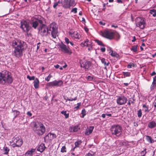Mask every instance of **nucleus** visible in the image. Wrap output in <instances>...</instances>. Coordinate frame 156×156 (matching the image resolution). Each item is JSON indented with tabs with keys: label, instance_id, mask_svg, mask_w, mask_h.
Instances as JSON below:
<instances>
[{
	"label": "nucleus",
	"instance_id": "1",
	"mask_svg": "<svg viewBox=\"0 0 156 156\" xmlns=\"http://www.w3.org/2000/svg\"><path fill=\"white\" fill-rule=\"evenodd\" d=\"M12 46L14 48L13 53L14 55L17 57L22 56L23 55V51L27 47L26 43L20 40L13 41Z\"/></svg>",
	"mask_w": 156,
	"mask_h": 156
},
{
	"label": "nucleus",
	"instance_id": "2",
	"mask_svg": "<svg viewBox=\"0 0 156 156\" xmlns=\"http://www.w3.org/2000/svg\"><path fill=\"white\" fill-rule=\"evenodd\" d=\"M39 32L42 36H46L48 34H50L48 31H51L52 37L54 38H56L57 36L58 29L55 25L51 24L49 26V29L44 24L41 25L38 28Z\"/></svg>",
	"mask_w": 156,
	"mask_h": 156
},
{
	"label": "nucleus",
	"instance_id": "3",
	"mask_svg": "<svg viewBox=\"0 0 156 156\" xmlns=\"http://www.w3.org/2000/svg\"><path fill=\"white\" fill-rule=\"evenodd\" d=\"M13 81L11 73L6 70L0 73V84L2 85L6 83L10 84Z\"/></svg>",
	"mask_w": 156,
	"mask_h": 156
},
{
	"label": "nucleus",
	"instance_id": "4",
	"mask_svg": "<svg viewBox=\"0 0 156 156\" xmlns=\"http://www.w3.org/2000/svg\"><path fill=\"white\" fill-rule=\"evenodd\" d=\"M33 130L35 133L39 135H42L45 132V128L44 125L41 122L38 123V125L35 124Z\"/></svg>",
	"mask_w": 156,
	"mask_h": 156
},
{
	"label": "nucleus",
	"instance_id": "5",
	"mask_svg": "<svg viewBox=\"0 0 156 156\" xmlns=\"http://www.w3.org/2000/svg\"><path fill=\"white\" fill-rule=\"evenodd\" d=\"M112 134L117 136H120L122 133V127L119 125H114L110 129Z\"/></svg>",
	"mask_w": 156,
	"mask_h": 156
},
{
	"label": "nucleus",
	"instance_id": "6",
	"mask_svg": "<svg viewBox=\"0 0 156 156\" xmlns=\"http://www.w3.org/2000/svg\"><path fill=\"white\" fill-rule=\"evenodd\" d=\"M136 24L137 27L141 29L145 27V24L144 19L141 17H137L135 20Z\"/></svg>",
	"mask_w": 156,
	"mask_h": 156
},
{
	"label": "nucleus",
	"instance_id": "7",
	"mask_svg": "<svg viewBox=\"0 0 156 156\" xmlns=\"http://www.w3.org/2000/svg\"><path fill=\"white\" fill-rule=\"evenodd\" d=\"M24 31L27 33L30 30L31 27L29 26V23L26 20H22L21 22L20 27Z\"/></svg>",
	"mask_w": 156,
	"mask_h": 156
},
{
	"label": "nucleus",
	"instance_id": "8",
	"mask_svg": "<svg viewBox=\"0 0 156 156\" xmlns=\"http://www.w3.org/2000/svg\"><path fill=\"white\" fill-rule=\"evenodd\" d=\"M80 67L84 69L85 71L89 70V69L91 65V62L87 60L82 61L81 60H80Z\"/></svg>",
	"mask_w": 156,
	"mask_h": 156
},
{
	"label": "nucleus",
	"instance_id": "9",
	"mask_svg": "<svg viewBox=\"0 0 156 156\" xmlns=\"http://www.w3.org/2000/svg\"><path fill=\"white\" fill-rule=\"evenodd\" d=\"M13 142V143L12 144V146L14 148L16 147H20L23 143L22 139L19 137L14 138Z\"/></svg>",
	"mask_w": 156,
	"mask_h": 156
},
{
	"label": "nucleus",
	"instance_id": "10",
	"mask_svg": "<svg viewBox=\"0 0 156 156\" xmlns=\"http://www.w3.org/2000/svg\"><path fill=\"white\" fill-rule=\"evenodd\" d=\"M101 33L102 36L107 38L112 39L114 37V34L112 32L105 30L101 32Z\"/></svg>",
	"mask_w": 156,
	"mask_h": 156
},
{
	"label": "nucleus",
	"instance_id": "11",
	"mask_svg": "<svg viewBox=\"0 0 156 156\" xmlns=\"http://www.w3.org/2000/svg\"><path fill=\"white\" fill-rule=\"evenodd\" d=\"M117 97L116 102L119 105L125 104L127 100V98L123 96H118Z\"/></svg>",
	"mask_w": 156,
	"mask_h": 156
},
{
	"label": "nucleus",
	"instance_id": "12",
	"mask_svg": "<svg viewBox=\"0 0 156 156\" xmlns=\"http://www.w3.org/2000/svg\"><path fill=\"white\" fill-rule=\"evenodd\" d=\"M59 46L62 52L66 53H69V54H72V52L70 51L69 47L68 46L67 47L62 42L59 45Z\"/></svg>",
	"mask_w": 156,
	"mask_h": 156
},
{
	"label": "nucleus",
	"instance_id": "13",
	"mask_svg": "<svg viewBox=\"0 0 156 156\" xmlns=\"http://www.w3.org/2000/svg\"><path fill=\"white\" fill-rule=\"evenodd\" d=\"M33 19L34 20V21H37L38 23V24L39 23L41 25L44 24H43V22L44 21V18L40 15L35 16Z\"/></svg>",
	"mask_w": 156,
	"mask_h": 156
},
{
	"label": "nucleus",
	"instance_id": "14",
	"mask_svg": "<svg viewBox=\"0 0 156 156\" xmlns=\"http://www.w3.org/2000/svg\"><path fill=\"white\" fill-rule=\"evenodd\" d=\"M56 137V136L55 134L49 133L44 137V140H51Z\"/></svg>",
	"mask_w": 156,
	"mask_h": 156
},
{
	"label": "nucleus",
	"instance_id": "15",
	"mask_svg": "<svg viewBox=\"0 0 156 156\" xmlns=\"http://www.w3.org/2000/svg\"><path fill=\"white\" fill-rule=\"evenodd\" d=\"M70 0H61V3L63 6L65 8H69V2Z\"/></svg>",
	"mask_w": 156,
	"mask_h": 156
},
{
	"label": "nucleus",
	"instance_id": "16",
	"mask_svg": "<svg viewBox=\"0 0 156 156\" xmlns=\"http://www.w3.org/2000/svg\"><path fill=\"white\" fill-rule=\"evenodd\" d=\"M94 129V127L90 126L89 128L87 129L85 132V134L86 135H88L91 134Z\"/></svg>",
	"mask_w": 156,
	"mask_h": 156
},
{
	"label": "nucleus",
	"instance_id": "17",
	"mask_svg": "<svg viewBox=\"0 0 156 156\" xmlns=\"http://www.w3.org/2000/svg\"><path fill=\"white\" fill-rule=\"evenodd\" d=\"M46 148L44 144H41L39 146L37 149V151L41 152H42Z\"/></svg>",
	"mask_w": 156,
	"mask_h": 156
},
{
	"label": "nucleus",
	"instance_id": "18",
	"mask_svg": "<svg viewBox=\"0 0 156 156\" xmlns=\"http://www.w3.org/2000/svg\"><path fill=\"white\" fill-rule=\"evenodd\" d=\"M90 44L89 42V41L88 39H86V40L84 42L81 43L80 44V45L81 47H83L85 46H87V47H89Z\"/></svg>",
	"mask_w": 156,
	"mask_h": 156
},
{
	"label": "nucleus",
	"instance_id": "19",
	"mask_svg": "<svg viewBox=\"0 0 156 156\" xmlns=\"http://www.w3.org/2000/svg\"><path fill=\"white\" fill-rule=\"evenodd\" d=\"M82 143V141L81 140H79L77 141H76L75 143V146L71 150L72 151H74L75 150V148L76 147H78Z\"/></svg>",
	"mask_w": 156,
	"mask_h": 156
},
{
	"label": "nucleus",
	"instance_id": "20",
	"mask_svg": "<svg viewBox=\"0 0 156 156\" xmlns=\"http://www.w3.org/2000/svg\"><path fill=\"white\" fill-rule=\"evenodd\" d=\"M39 81L37 78H36L34 82V85L35 89H37L39 87Z\"/></svg>",
	"mask_w": 156,
	"mask_h": 156
},
{
	"label": "nucleus",
	"instance_id": "21",
	"mask_svg": "<svg viewBox=\"0 0 156 156\" xmlns=\"http://www.w3.org/2000/svg\"><path fill=\"white\" fill-rule=\"evenodd\" d=\"M110 51L109 53L110 55L113 57H116L117 58L119 57V55L117 54L115 52L111 50V48H109Z\"/></svg>",
	"mask_w": 156,
	"mask_h": 156
},
{
	"label": "nucleus",
	"instance_id": "22",
	"mask_svg": "<svg viewBox=\"0 0 156 156\" xmlns=\"http://www.w3.org/2000/svg\"><path fill=\"white\" fill-rule=\"evenodd\" d=\"M148 126L151 129L153 128L156 126V123L154 121H151L148 124Z\"/></svg>",
	"mask_w": 156,
	"mask_h": 156
},
{
	"label": "nucleus",
	"instance_id": "23",
	"mask_svg": "<svg viewBox=\"0 0 156 156\" xmlns=\"http://www.w3.org/2000/svg\"><path fill=\"white\" fill-rule=\"evenodd\" d=\"M80 128L79 126L77 125L73 127H72L71 128V130H73V132H76L80 129Z\"/></svg>",
	"mask_w": 156,
	"mask_h": 156
},
{
	"label": "nucleus",
	"instance_id": "24",
	"mask_svg": "<svg viewBox=\"0 0 156 156\" xmlns=\"http://www.w3.org/2000/svg\"><path fill=\"white\" fill-rule=\"evenodd\" d=\"M146 139L147 141L150 143H152L154 142V140L152 139L151 137L149 136H146Z\"/></svg>",
	"mask_w": 156,
	"mask_h": 156
},
{
	"label": "nucleus",
	"instance_id": "25",
	"mask_svg": "<svg viewBox=\"0 0 156 156\" xmlns=\"http://www.w3.org/2000/svg\"><path fill=\"white\" fill-rule=\"evenodd\" d=\"M32 20L33 21L32 23V27L34 29H36L38 25V23L34 21V20L32 18Z\"/></svg>",
	"mask_w": 156,
	"mask_h": 156
},
{
	"label": "nucleus",
	"instance_id": "26",
	"mask_svg": "<svg viewBox=\"0 0 156 156\" xmlns=\"http://www.w3.org/2000/svg\"><path fill=\"white\" fill-rule=\"evenodd\" d=\"M101 62L105 66H108L109 63L107 59H106L104 58H102L101 59Z\"/></svg>",
	"mask_w": 156,
	"mask_h": 156
},
{
	"label": "nucleus",
	"instance_id": "27",
	"mask_svg": "<svg viewBox=\"0 0 156 156\" xmlns=\"http://www.w3.org/2000/svg\"><path fill=\"white\" fill-rule=\"evenodd\" d=\"M73 34V37H74L75 38L79 39L81 37L80 34L76 32H74Z\"/></svg>",
	"mask_w": 156,
	"mask_h": 156
},
{
	"label": "nucleus",
	"instance_id": "28",
	"mask_svg": "<svg viewBox=\"0 0 156 156\" xmlns=\"http://www.w3.org/2000/svg\"><path fill=\"white\" fill-rule=\"evenodd\" d=\"M56 86L60 87L63 84V82L61 80L57 81L55 80Z\"/></svg>",
	"mask_w": 156,
	"mask_h": 156
},
{
	"label": "nucleus",
	"instance_id": "29",
	"mask_svg": "<svg viewBox=\"0 0 156 156\" xmlns=\"http://www.w3.org/2000/svg\"><path fill=\"white\" fill-rule=\"evenodd\" d=\"M61 113L65 116L66 119L68 118L69 117V114L66 113V111H62L61 112Z\"/></svg>",
	"mask_w": 156,
	"mask_h": 156
},
{
	"label": "nucleus",
	"instance_id": "30",
	"mask_svg": "<svg viewBox=\"0 0 156 156\" xmlns=\"http://www.w3.org/2000/svg\"><path fill=\"white\" fill-rule=\"evenodd\" d=\"M48 85L49 87H54L56 86H55V80H54L52 82H50L48 84Z\"/></svg>",
	"mask_w": 156,
	"mask_h": 156
},
{
	"label": "nucleus",
	"instance_id": "31",
	"mask_svg": "<svg viewBox=\"0 0 156 156\" xmlns=\"http://www.w3.org/2000/svg\"><path fill=\"white\" fill-rule=\"evenodd\" d=\"M143 108H144V111L145 112H148L149 110L148 109V106H147L146 104H144L142 106Z\"/></svg>",
	"mask_w": 156,
	"mask_h": 156
},
{
	"label": "nucleus",
	"instance_id": "32",
	"mask_svg": "<svg viewBox=\"0 0 156 156\" xmlns=\"http://www.w3.org/2000/svg\"><path fill=\"white\" fill-rule=\"evenodd\" d=\"M3 150L5 152L4 153V154H8L9 151V148H8L7 147H4L3 148Z\"/></svg>",
	"mask_w": 156,
	"mask_h": 156
},
{
	"label": "nucleus",
	"instance_id": "33",
	"mask_svg": "<svg viewBox=\"0 0 156 156\" xmlns=\"http://www.w3.org/2000/svg\"><path fill=\"white\" fill-rule=\"evenodd\" d=\"M132 66L134 67H136V64H133L132 63H130L127 65V67L128 68H130L132 67Z\"/></svg>",
	"mask_w": 156,
	"mask_h": 156
},
{
	"label": "nucleus",
	"instance_id": "34",
	"mask_svg": "<svg viewBox=\"0 0 156 156\" xmlns=\"http://www.w3.org/2000/svg\"><path fill=\"white\" fill-rule=\"evenodd\" d=\"M137 45H134L132 47L131 50V51H133V52H136V51H137Z\"/></svg>",
	"mask_w": 156,
	"mask_h": 156
},
{
	"label": "nucleus",
	"instance_id": "35",
	"mask_svg": "<svg viewBox=\"0 0 156 156\" xmlns=\"http://www.w3.org/2000/svg\"><path fill=\"white\" fill-rule=\"evenodd\" d=\"M95 41L97 43V44L98 45H101V46H104V44L101 41H100L98 40H95Z\"/></svg>",
	"mask_w": 156,
	"mask_h": 156
},
{
	"label": "nucleus",
	"instance_id": "36",
	"mask_svg": "<svg viewBox=\"0 0 156 156\" xmlns=\"http://www.w3.org/2000/svg\"><path fill=\"white\" fill-rule=\"evenodd\" d=\"M69 8L70 6L75 5V3L74 0H70V1L69 2Z\"/></svg>",
	"mask_w": 156,
	"mask_h": 156
},
{
	"label": "nucleus",
	"instance_id": "37",
	"mask_svg": "<svg viewBox=\"0 0 156 156\" xmlns=\"http://www.w3.org/2000/svg\"><path fill=\"white\" fill-rule=\"evenodd\" d=\"M27 78L29 79L30 80H35V77L34 76H30L29 75H27Z\"/></svg>",
	"mask_w": 156,
	"mask_h": 156
},
{
	"label": "nucleus",
	"instance_id": "38",
	"mask_svg": "<svg viewBox=\"0 0 156 156\" xmlns=\"http://www.w3.org/2000/svg\"><path fill=\"white\" fill-rule=\"evenodd\" d=\"M12 111L14 112H15L16 113V114L15 115V118H16L17 115H19L20 114V112L19 111L16 110H12Z\"/></svg>",
	"mask_w": 156,
	"mask_h": 156
},
{
	"label": "nucleus",
	"instance_id": "39",
	"mask_svg": "<svg viewBox=\"0 0 156 156\" xmlns=\"http://www.w3.org/2000/svg\"><path fill=\"white\" fill-rule=\"evenodd\" d=\"M123 74L124 76L126 77L130 76V73L129 72H123Z\"/></svg>",
	"mask_w": 156,
	"mask_h": 156
},
{
	"label": "nucleus",
	"instance_id": "40",
	"mask_svg": "<svg viewBox=\"0 0 156 156\" xmlns=\"http://www.w3.org/2000/svg\"><path fill=\"white\" fill-rule=\"evenodd\" d=\"M81 114L82 115V118H83L86 115V111L84 108L82 109Z\"/></svg>",
	"mask_w": 156,
	"mask_h": 156
},
{
	"label": "nucleus",
	"instance_id": "41",
	"mask_svg": "<svg viewBox=\"0 0 156 156\" xmlns=\"http://www.w3.org/2000/svg\"><path fill=\"white\" fill-rule=\"evenodd\" d=\"M146 150V149L145 148L144 149V150H143V151H142L141 152L140 154H142V155H141V156H145V154L147 153Z\"/></svg>",
	"mask_w": 156,
	"mask_h": 156
},
{
	"label": "nucleus",
	"instance_id": "42",
	"mask_svg": "<svg viewBox=\"0 0 156 156\" xmlns=\"http://www.w3.org/2000/svg\"><path fill=\"white\" fill-rule=\"evenodd\" d=\"M61 151L62 153L66 152V148L65 146L62 147Z\"/></svg>",
	"mask_w": 156,
	"mask_h": 156
},
{
	"label": "nucleus",
	"instance_id": "43",
	"mask_svg": "<svg viewBox=\"0 0 156 156\" xmlns=\"http://www.w3.org/2000/svg\"><path fill=\"white\" fill-rule=\"evenodd\" d=\"M142 113L141 109H139L138 111L137 115L139 117H140L142 116Z\"/></svg>",
	"mask_w": 156,
	"mask_h": 156
},
{
	"label": "nucleus",
	"instance_id": "44",
	"mask_svg": "<svg viewBox=\"0 0 156 156\" xmlns=\"http://www.w3.org/2000/svg\"><path fill=\"white\" fill-rule=\"evenodd\" d=\"M156 86V84H153V83H152V85L151 86L150 89L151 90H153Z\"/></svg>",
	"mask_w": 156,
	"mask_h": 156
},
{
	"label": "nucleus",
	"instance_id": "45",
	"mask_svg": "<svg viewBox=\"0 0 156 156\" xmlns=\"http://www.w3.org/2000/svg\"><path fill=\"white\" fill-rule=\"evenodd\" d=\"M87 79L88 81H92L93 80L94 78L90 76H88L87 77Z\"/></svg>",
	"mask_w": 156,
	"mask_h": 156
},
{
	"label": "nucleus",
	"instance_id": "46",
	"mask_svg": "<svg viewBox=\"0 0 156 156\" xmlns=\"http://www.w3.org/2000/svg\"><path fill=\"white\" fill-rule=\"evenodd\" d=\"M150 13L153 15L154 14L156 13V10H155L154 9L151 10Z\"/></svg>",
	"mask_w": 156,
	"mask_h": 156
},
{
	"label": "nucleus",
	"instance_id": "47",
	"mask_svg": "<svg viewBox=\"0 0 156 156\" xmlns=\"http://www.w3.org/2000/svg\"><path fill=\"white\" fill-rule=\"evenodd\" d=\"M77 8H73L71 11V12H73L74 13H76L77 12Z\"/></svg>",
	"mask_w": 156,
	"mask_h": 156
},
{
	"label": "nucleus",
	"instance_id": "48",
	"mask_svg": "<svg viewBox=\"0 0 156 156\" xmlns=\"http://www.w3.org/2000/svg\"><path fill=\"white\" fill-rule=\"evenodd\" d=\"M65 41L66 43L67 44H69V43L70 42V41L69 40V39L67 38V37H65Z\"/></svg>",
	"mask_w": 156,
	"mask_h": 156
},
{
	"label": "nucleus",
	"instance_id": "49",
	"mask_svg": "<svg viewBox=\"0 0 156 156\" xmlns=\"http://www.w3.org/2000/svg\"><path fill=\"white\" fill-rule=\"evenodd\" d=\"M86 156H94V154H92L89 152L86 154Z\"/></svg>",
	"mask_w": 156,
	"mask_h": 156
},
{
	"label": "nucleus",
	"instance_id": "50",
	"mask_svg": "<svg viewBox=\"0 0 156 156\" xmlns=\"http://www.w3.org/2000/svg\"><path fill=\"white\" fill-rule=\"evenodd\" d=\"M80 105L81 103H78L77 104V106L76 107H75V108L76 109H78L79 108V107L80 106Z\"/></svg>",
	"mask_w": 156,
	"mask_h": 156
},
{
	"label": "nucleus",
	"instance_id": "51",
	"mask_svg": "<svg viewBox=\"0 0 156 156\" xmlns=\"http://www.w3.org/2000/svg\"><path fill=\"white\" fill-rule=\"evenodd\" d=\"M153 84H156V76H155L153 78Z\"/></svg>",
	"mask_w": 156,
	"mask_h": 156
},
{
	"label": "nucleus",
	"instance_id": "52",
	"mask_svg": "<svg viewBox=\"0 0 156 156\" xmlns=\"http://www.w3.org/2000/svg\"><path fill=\"white\" fill-rule=\"evenodd\" d=\"M115 35L116 36L117 38L118 39H119L120 37V36L119 34L118 33H117L115 34Z\"/></svg>",
	"mask_w": 156,
	"mask_h": 156
},
{
	"label": "nucleus",
	"instance_id": "53",
	"mask_svg": "<svg viewBox=\"0 0 156 156\" xmlns=\"http://www.w3.org/2000/svg\"><path fill=\"white\" fill-rule=\"evenodd\" d=\"M27 114L30 117H31L32 115V113H31V112L29 111L27 112Z\"/></svg>",
	"mask_w": 156,
	"mask_h": 156
},
{
	"label": "nucleus",
	"instance_id": "54",
	"mask_svg": "<svg viewBox=\"0 0 156 156\" xmlns=\"http://www.w3.org/2000/svg\"><path fill=\"white\" fill-rule=\"evenodd\" d=\"M101 51L103 52H105V48H101L100 49Z\"/></svg>",
	"mask_w": 156,
	"mask_h": 156
},
{
	"label": "nucleus",
	"instance_id": "55",
	"mask_svg": "<svg viewBox=\"0 0 156 156\" xmlns=\"http://www.w3.org/2000/svg\"><path fill=\"white\" fill-rule=\"evenodd\" d=\"M88 48V50L89 51H90L92 50V46L91 45V44H90V46Z\"/></svg>",
	"mask_w": 156,
	"mask_h": 156
},
{
	"label": "nucleus",
	"instance_id": "56",
	"mask_svg": "<svg viewBox=\"0 0 156 156\" xmlns=\"http://www.w3.org/2000/svg\"><path fill=\"white\" fill-rule=\"evenodd\" d=\"M58 5V3H57L56 2H55L54 3V5H53V7H54V8H55Z\"/></svg>",
	"mask_w": 156,
	"mask_h": 156
},
{
	"label": "nucleus",
	"instance_id": "57",
	"mask_svg": "<svg viewBox=\"0 0 156 156\" xmlns=\"http://www.w3.org/2000/svg\"><path fill=\"white\" fill-rule=\"evenodd\" d=\"M50 78L48 76L47 77L45 78V80L47 81H49L50 80Z\"/></svg>",
	"mask_w": 156,
	"mask_h": 156
},
{
	"label": "nucleus",
	"instance_id": "58",
	"mask_svg": "<svg viewBox=\"0 0 156 156\" xmlns=\"http://www.w3.org/2000/svg\"><path fill=\"white\" fill-rule=\"evenodd\" d=\"M32 154V151H28L26 153V154Z\"/></svg>",
	"mask_w": 156,
	"mask_h": 156
},
{
	"label": "nucleus",
	"instance_id": "59",
	"mask_svg": "<svg viewBox=\"0 0 156 156\" xmlns=\"http://www.w3.org/2000/svg\"><path fill=\"white\" fill-rule=\"evenodd\" d=\"M117 2L118 3H122V1L121 0H116Z\"/></svg>",
	"mask_w": 156,
	"mask_h": 156
},
{
	"label": "nucleus",
	"instance_id": "60",
	"mask_svg": "<svg viewBox=\"0 0 156 156\" xmlns=\"http://www.w3.org/2000/svg\"><path fill=\"white\" fill-rule=\"evenodd\" d=\"M130 101H131V103L133 104L134 103V102L133 101H131V100H129L128 103V105H131V103H130Z\"/></svg>",
	"mask_w": 156,
	"mask_h": 156
},
{
	"label": "nucleus",
	"instance_id": "61",
	"mask_svg": "<svg viewBox=\"0 0 156 156\" xmlns=\"http://www.w3.org/2000/svg\"><path fill=\"white\" fill-rule=\"evenodd\" d=\"M54 66H55V68L58 69V68H59V66L57 64L56 65Z\"/></svg>",
	"mask_w": 156,
	"mask_h": 156
},
{
	"label": "nucleus",
	"instance_id": "62",
	"mask_svg": "<svg viewBox=\"0 0 156 156\" xmlns=\"http://www.w3.org/2000/svg\"><path fill=\"white\" fill-rule=\"evenodd\" d=\"M99 23H100V24L102 25H104L105 24V23H103V22H102L101 21H100L99 22Z\"/></svg>",
	"mask_w": 156,
	"mask_h": 156
},
{
	"label": "nucleus",
	"instance_id": "63",
	"mask_svg": "<svg viewBox=\"0 0 156 156\" xmlns=\"http://www.w3.org/2000/svg\"><path fill=\"white\" fill-rule=\"evenodd\" d=\"M156 73L155 72H153L151 74V76H153L156 74Z\"/></svg>",
	"mask_w": 156,
	"mask_h": 156
},
{
	"label": "nucleus",
	"instance_id": "64",
	"mask_svg": "<svg viewBox=\"0 0 156 156\" xmlns=\"http://www.w3.org/2000/svg\"><path fill=\"white\" fill-rule=\"evenodd\" d=\"M136 40V39L135 36L133 37V39L132 40V42H134Z\"/></svg>",
	"mask_w": 156,
	"mask_h": 156
}]
</instances>
